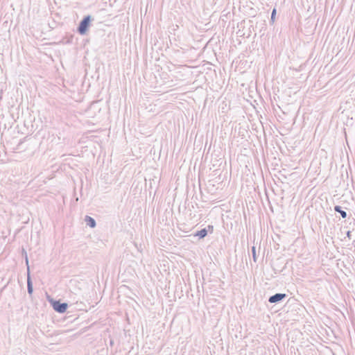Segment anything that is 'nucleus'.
I'll list each match as a JSON object with an SVG mask.
<instances>
[{"mask_svg":"<svg viewBox=\"0 0 355 355\" xmlns=\"http://www.w3.org/2000/svg\"><path fill=\"white\" fill-rule=\"evenodd\" d=\"M92 20V17L91 15H86L83 17V19L80 21L77 28L79 34L84 35L87 33Z\"/></svg>","mask_w":355,"mask_h":355,"instance_id":"1","label":"nucleus"},{"mask_svg":"<svg viewBox=\"0 0 355 355\" xmlns=\"http://www.w3.org/2000/svg\"><path fill=\"white\" fill-rule=\"evenodd\" d=\"M51 305L53 309L60 313H64L68 307V304L65 302H60V301L54 300L51 302Z\"/></svg>","mask_w":355,"mask_h":355,"instance_id":"2","label":"nucleus"},{"mask_svg":"<svg viewBox=\"0 0 355 355\" xmlns=\"http://www.w3.org/2000/svg\"><path fill=\"white\" fill-rule=\"evenodd\" d=\"M26 265H27V267H28V269H27V273H28V276H27V291H28V293L30 295H31L33 294V282H32V280H31V276H30V270H29V266H28V260L27 257H26Z\"/></svg>","mask_w":355,"mask_h":355,"instance_id":"3","label":"nucleus"},{"mask_svg":"<svg viewBox=\"0 0 355 355\" xmlns=\"http://www.w3.org/2000/svg\"><path fill=\"white\" fill-rule=\"evenodd\" d=\"M286 297V295L284 293H276L269 297L268 302L271 304H275L282 301Z\"/></svg>","mask_w":355,"mask_h":355,"instance_id":"4","label":"nucleus"},{"mask_svg":"<svg viewBox=\"0 0 355 355\" xmlns=\"http://www.w3.org/2000/svg\"><path fill=\"white\" fill-rule=\"evenodd\" d=\"M85 222L86 223L87 225L92 228H94L96 226V220L89 216H86L85 218Z\"/></svg>","mask_w":355,"mask_h":355,"instance_id":"5","label":"nucleus"},{"mask_svg":"<svg viewBox=\"0 0 355 355\" xmlns=\"http://www.w3.org/2000/svg\"><path fill=\"white\" fill-rule=\"evenodd\" d=\"M334 211L340 214L343 218H345L347 216V212L342 209V207L339 205H336L334 207Z\"/></svg>","mask_w":355,"mask_h":355,"instance_id":"6","label":"nucleus"},{"mask_svg":"<svg viewBox=\"0 0 355 355\" xmlns=\"http://www.w3.org/2000/svg\"><path fill=\"white\" fill-rule=\"evenodd\" d=\"M207 235V230L206 228H203L200 230V231H198L195 236H198L200 239H203Z\"/></svg>","mask_w":355,"mask_h":355,"instance_id":"7","label":"nucleus"},{"mask_svg":"<svg viewBox=\"0 0 355 355\" xmlns=\"http://www.w3.org/2000/svg\"><path fill=\"white\" fill-rule=\"evenodd\" d=\"M276 12H277L276 9L273 8V10L272 11V13H271V17H270V21L272 23H273L275 21V16H276Z\"/></svg>","mask_w":355,"mask_h":355,"instance_id":"8","label":"nucleus"},{"mask_svg":"<svg viewBox=\"0 0 355 355\" xmlns=\"http://www.w3.org/2000/svg\"><path fill=\"white\" fill-rule=\"evenodd\" d=\"M276 264H277V262L273 263L272 267H273V270H274L275 272L277 274V273L282 272L283 270V269L284 268V266L282 268H276Z\"/></svg>","mask_w":355,"mask_h":355,"instance_id":"9","label":"nucleus"},{"mask_svg":"<svg viewBox=\"0 0 355 355\" xmlns=\"http://www.w3.org/2000/svg\"><path fill=\"white\" fill-rule=\"evenodd\" d=\"M252 254L253 260L254 262H256L257 261V255H256V248L254 246H252Z\"/></svg>","mask_w":355,"mask_h":355,"instance_id":"10","label":"nucleus"},{"mask_svg":"<svg viewBox=\"0 0 355 355\" xmlns=\"http://www.w3.org/2000/svg\"><path fill=\"white\" fill-rule=\"evenodd\" d=\"M346 236L347 237L351 240L352 239V232L351 231H347V233H346Z\"/></svg>","mask_w":355,"mask_h":355,"instance_id":"11","label":"nucleus"},{"mask_svg":"<svg viewBox=\"0 0 355 355\" xmlns=\"http://www.w3.org/2000/svg\"><path fill=\"white\" fill-rule=\"evenodd\" d=\"M280 261H281V259H277V262Z\"/></svg>","mask_w":355,"mask_h":355,"instance_id":"12","label":"nucleus"},{"mask_svg":"<svg viewBox=\"0 0 355 355\" xmlns=\"http://www.w3.org/2000/svg\"><path fill=\"white\" fill-rule=\"evenodd\" d=\"M110 344H111V345H112V344H113V341H112V340H111V341H110Z\"/></svg>","mask_w":355,"mask_h":355,"instance_id":"13","label":"nucleus"}]
</instances>
